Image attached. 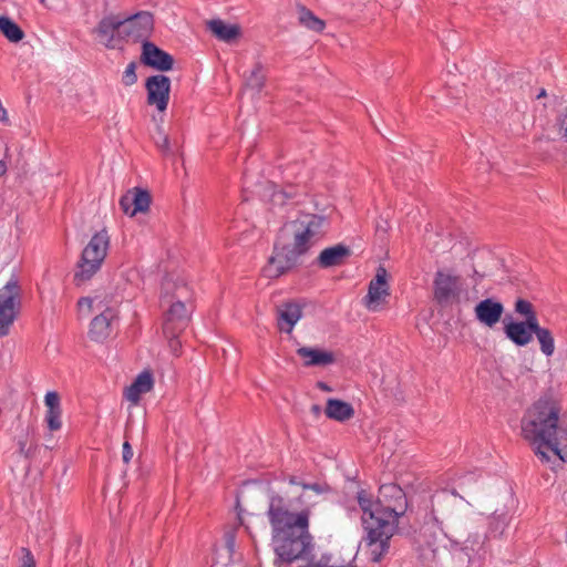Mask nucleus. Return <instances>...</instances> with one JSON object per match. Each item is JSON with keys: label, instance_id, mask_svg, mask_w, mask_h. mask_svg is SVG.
<instances>
[{"label": "nucleus", "instance_id": "obj_6", "mask_svg": "<svg viewBox=\"0 0 567 567\" xmlns=\"http://www.w3.org/2000/svg\"><path fill=\"white\" fill-rule=\"evenodd\" d=\"M378 504L380 506V527H398V519L408 509V499L404 491L394 483L383 484L379 488Z\"/></svg>", "mask_w": 567, "mask_h": 567}, {"label": "nucleus", "instance_id": "obj_25", "mask_svg": "<svg viewBox=\"0 0 567 567\" xmlns=\"http://www.w3.org/2000/svg\"><path fill=\"white\" fill-rule=\"evenodd\" d=\"M324 412L329 419L339 422L348 421L354 415L352 405L339 399H328Z\"/></svg>", "mask_w": 567, "mask_h": 567}, {"label": "nucleus", "instance_id": "obj_39", "mask_svg": "<svg viewBox=\"0 0 567 567\" xmlns=\"http://www.w3.org/2000/svg\"><path fill=\"white\" fill-rule=\"evenodd\" d=\"M272 196H274V200L279 202L280 204H284L286 199L292 198L295 196V193L292 192V189L279 190V192H274Z\"/></svg>", "mask_w": 567, "mask_h": 567}, {"label": "nucleus", "instance_id": "obj_53", "mask_svg": "<svg viewBox=\"0 0 567 567\" xmlns=\"http://www.w3.org/2000/svg\"><path fill=\"white\" fill-rule=\"evenodd\" d=\"M42 3H44L45 0H40Z\"/></svg>", "mask_w": 567, "mask_h": 567}, {"label": "nucleus", "instance_id": "obj_38", "mask_svg": "<svg viewBox=\"0 0 567 567\" xmlns=\"http://www.w3.org/2000/svg\"><path fill=\"white\" fill-rule=\"evenodd\" d=\"M93 302L94 300L90 297H82L78 301V307L80 312H83L85 309L87 312H91L93 309Z\"/></svg>", "mask_w": 567, "mask_h": 567}, {"label": "nucleus", "instance_id": "obj_48", "mask_svg": "<svg viewBox=\"0 0 567 567\" xmlns=\"http://www.w3.org/2000/svg\"><path fill=\"white\" fill-rule=\"evenodd\" d=\"M299 567H322V566L318 561H310V563H308L303 566H299Z\"/></svg>", "mask_w": 567, "mask_h": 567}, {"label": "nucleus", "instance_id": "obj_31", "mask_svg": "<svg viewBox=\"0 0 567 567\" xmlns=\"http://www.w3.org/2000/svg\"><path fill=\"white\" fill-rule=\"evenodd\" d=\"M515 311L524 316L525 320L530 319L533 322H538L537 313L528 300L517 299L515 302Z\"/></svg>", "mask_w": 567, "mask_h": 567}, {"label": "nucleus", "instance_id": "obj_16", "mask_svg": "<svg viewBox=\"0 0 567 567\" xmlns=\"http://www.w3.org/2000/svg\"><path fill=\"white\" fill-rule=\"evenodd\" d=\"M123 22L120 16H107L104 17L96 27V34L104 42L109 49H114V40L117 38L123 40Z\"/></svg>", "mask_w": 567, "mask_h": 567}, {"label": "nucleus", "instance_id": "obj_14", "mask_svg": "<svg viewBox=\"0 0 567 567\" xmlns=\"http://www.w3.org/2000/svg\"><path fill=\"white\" fill-rule=\"evenodd\" d=\"M151 205V194L146 189L134 187L120 199V207L128 216L145 213Z\"/></svg>", "mask_w": 567, "mask_h": 567}, {"label": "nucleus", "instance_id": "obj_45", "mask_svg": "<svg viewBox=\"0 0 567 567\" xmlns=\"http://www.w3.org/2000/svg\"><path fill=\"white\" fill-rule=\"evenodd\" d=\"M330 561H331V555H326V554H324V555H322V556L320 557V559L318 560V563H320V565H321L322 567H331Z\"/></svg>", "mask_w": 567, "mask_h": 567}, {"label": "nucleus", "instance_id": "obj_34", "mask_svg": "<svg viewBox=\"0 0 567 567\" xmlns=\"http://www.w3.org/2000/svg\"><path fill=\"white\" fill-rule=\"evenodd\" d=\"M445 498H449V495L446 494V492L443 491L441 493L435 494L431 499L432 507H431L430 520L432 522L433 526L439 524L437 513L440 511L437 507L442 504V502Z\"/></svg>", "mask_w": 567, "mask_h": 567}, {"label": "nucleus", "instance_id": "obj_17", "mask_svg": "<svg viewBox=\"0 0 567 567\" xmlns=\"http://www.w3.org/2000/svg\"><path fill=\"white\" fill-rule=\"evenodd\" d=\"M116 316V310L111 307H107L100 315L95 316L90 323V339L95 342H103L106 340L111 334L112 321Z\"/></svg>", "mask_w": 567, "mask_h": 567}, {"label": "nucleus", "instance_id": "obj_21", "mask_svg": "<svg viewBox=\"0 0 567 567\" xmlns=\"http://www.w3.org/2000/svg\"><path fill=\"white\" fill-rule=\"evenodd\" d=\"M301 317L302 309L297 302H286L277 308L278 327L284 332L290 333Z\"/></svg>", "mask_w": 567, "mask_h": 567}, {"label": "nucleus", "instance_id": "obj_28", "mask_svg": "<svg viewBox=\"0 0 567 567\" xmlns=\"http://www.w3.org/2000/svg\"><path fill=\"white\" fill-rule=\"evenodd\" d=\"M0 31L11 42H19L23 39L22 29L8 17H0Z\"/></svg>", "mask_w": 567, "mask_h": 567}, {"label": "nucleus", "instance_id": "obj_20", "mask_svg": "<svg viewBox=\"0 0 567 567\" xmlns=\"http://www.w3.org/2000/svg\"><path fill=\"white\" fill-rule=\"evenodd\" d=\"M297 354L303 360L305 367H327L336 361L333 352L319 348L300 347Z\"/></svg>", "mask_w": 567, "mask_h": 567}, {"label": "nucleus", "instance_id": "obj_22", "mask_svg": "<svg viewBox=\"0 0 567 567\" xmlns=\"http://www.w3.org/2000/svg\"><path fill=\"white\" fill-rule=\"evenodd\" d=\"M154 379L153 373L148 370L141 372L134 382L125 389L124 396L132 403H137L142 394L150 392L153 389Z\"/></svg>", "mask_w": 567, "mask_h": 567}, {"label": "nucleus", "instance_id": "obj_30", "mask_svg": "<svg viewBox=\"0 0 567 567\" xmlns=\"http://www.w3.org/2000/svg\"><path fill=\"white\" fill-rule=\"evenodd\" d=\"M507 527V517L506 515H494L489 519L488 524V535L491 537H499L504 534L505 529Z\"/></svg>", "mask_w": 567, "mask_h": 567}, {"label": "nucleus", "instance_id": "obj_5", "mask_svg": "<svg viewBox=\"0 0 567 567\" xmlns=\"http://www.w3.org/2000/svg\"><path fill=\"white\" fill-rule=\"evenodd\" d=\"M110 246V237L105 229L92 236L84 247L78 270L74 274V282L79 286L90 280L101 268Z\"/></svg>", "mask_w": 567, "mask_h": 567}, {"label": "nucleus", "instance_id": "obj_47", "mask_svg": "<svg viewBox=\"0 0 567 567\" xmlns=\"http://www.w3.org/2000/svg\"><path fill=\"white\" fill-rule=\"evenodd\" d=\"M7 172V165L3 161H0V176L4 175Z\"/></svg>", "mask_w": 567, "mask_h": 567}, {"label": "nucleus", "instance_id": "obj_29", "mask_svg": "<svg viewBox=\"0 0 567 567\" xmlns=\"http://www.w3.org/2000/svg\"><path fill=\"white\" fill-rule=\"evenodd\" d=\"M265 84V74L262 73V65L258 62L255 64L250 74L246 78V85L257 92H260Z\"/></svg>", "mask_w": 567, "mask_h": 567}, {"label": "nucleus", "instance_id": "obj_15", "mask_svg": "<svg viewBox=\"0 0 567 567\" xmlns=\"http://www.w3.org/2000/svg\"><path fill=\"white\" fill-rule=\"evenodd\" d=\"M536 322L524 321H504V333L517 347H526L533 340Z\"/></svg>", "mask_w": 567, "mask_h": 567}, {"label": "nucleus", "instance_id": "obj_18", "mask_svg": "<svg viewBox=\"0 0 567 567\" xmlns=\"http://www.w3.org/2000/svg\"><path fill=\"white\" fill-rule=\"evenodd\" d=\"M476 319L486 327H494L502 318L504 306L492 298L480 301L474 308Z\"/></svg>", "mask_w": 567, "mask_h": 567}, {"label": "nucleus", "instance_id": "obj_41", "mask_svg": "<svg viewBox=\"0 0 567 567\" xmlns=\"http://www.w3.org/2000/svg\"><path fill=\"white\" fill-rule=\"evenodd\" d=\"M300 485L302 486L303 489H311V491L316 492L317 494H321L324 491L322 485H320L318 483H313V484L302 483Z\"/></svg>", "mask_w": 567, "mask_h": 567}, {"label": "nucleus", "instance_id": "obj_10", "mask_svg": "<svg viewBox=\"0 0 567 567\" xmlns=\"http://www.w3.org/2000/svg\"><path fill=\"white\" fill-rule=\"evenodd\" d=\"M147 104L155 105L158 112H164L169 102L171 80L164 74L147 78L145 82Z\"/></svg>", "mask_w": 567, "mask_h": 567}, {"label": "nucleus", "instance_id": "obj_42", "mask_svg": "<svg viewBox=\"0 0 567 567\" xmlns=\"http://www.w3.org/2000/svg\"><path fill=\"white\" fill-rule=\"evenodd\" d=\"M169 339V347L173 351H177L181 348L178 336H166Z\"/></svg>", "mask_w": 567, "mask_h": 567}, {"label": "nucleus", "instance_id": "obj_44", "mask_svg": "<svg viewBox=\"0 0 567 567\" xmlns=\"http://www.w3.org/2000/svg\"><path fill=\"white\" fill-rule=\"evenodd\" d=\"M559 127L567 141V114L559 118Z\"/></svg>", "mask_w": 567, "mask_h": 567}, {"label": "nucleus", "instance_id": "obj_23", "mask_svg": "<svg viewBox=\"0 0 567 567\" xmlns=\"http://www.w3.org/2000/svg\"><path fill=\"white\" fill-rule=\"evenodd\" d=\"M357 498L363 513L362 524L364 529L367 528V525L378 526L381 513L378 501L373 502L371 496L364 489L358 492Z\"/></svg>", "mask_w": 567, "mask_h": 567}, {"label": "nucleus", "instance_id": "obj_4", "mask_svg": "<svg viewBox=\"0 0 567 567\" xmlns=\"http://www.w3.org/2000/svg\"><path fill=\"white\" fill-rule=\"evenodd\" d=\"M192 291L179 276L168 274L162 281V302L169 303L163 324L165 336H179L188 326L189 315L186 302L190 300Z\"/></svg>", "mask_w": 567, "mask_h": 567}, {"label": "nucleus", "instance_id": "obj_52", "mask_svg": "<svg viewBox=\"0 0 567 567\" xmlns=\"http://www.w3.org/2000/svg\"><path fill=\"white\" fill-rule=\"evenodd\" d=\"M331 567H357V566L353 564H348V565H341V566L331 565Z\"/></svg>", "mask_w": 567, "mask_h": 567}, {"label": "nucleus", "instance_id": "obj_1", "mask_svg": "<svg viewBox=\"0 0 567 567\" xmlns=\"http://www.w3.org/2000/svg\"><path fill=\"white\" fill-rule=\"evenodd\" d=\"M561 410L558 400L545 394L525 411L520 421L522 436L534 446L540 461L546 463L550 456L544 447L567 462V421L561 417Z\"/></svg>", "mask_w": 567, "mask_h": 567}, {"label": "nucleus", "instance_id": "obj_33", "mask_svg": "<svg viewBox=\"0 0 567 567\" xmlns=\"http://www.w3.org/2000/svg\"><path fill=\"white\" fill-rule=\"evenodd\" d=\"M62 409L47 410L45 422L50 431H58L62 427Z\"/></svg>", "mask_w": 567, "mask_h": 567}, {"label": "nucleus", "instance_id": "obj_32", "mask_svg": "<svg viewBox=\"0 0 567 567\" xmlns=\"http://www.w3.org/2000/svg\"><path fill=\"white\" fill-rule=\"evenodd\" d=\"M153 140L157 148L164 154H171V143L167 134L164 133L162 126L156 127V134L153 135Z\"/></svg>", "mask_w": 567, "mask_h": 567}, {"label": "nucleus", "instance_id": "obj_11", "mask_svg": "<svg viewBox=\"0 0 567 567\" xmlns=\"http://www.w3.org/2000/svg\"><path fill=\"white\" fill-rule=\"evenodd\" d=\"M123 40H138L147 37L153 29V16L147 11L138 12L134 16L122 18Z\"/></svg>", "mask_w": 567, "mask_h": 567}, {"label": "nucleus", "instance_id": "obj_7", "mask_svg": "<svg viewBox=\"0 0 567 567\" xmlns=\"http://www.w3.org/2000/svg\"><path fill=\"white\" fill-rule=\"evenodd\" d=\"M21 305V288L16 278H11L0 288V337L9 333Z\"/></svg>", "mask_w": 567, "mask_h": 567}, {"label": "nucleus", "instance_id": "obj_8", "mask_svg": "<svg viewBox=\"0 0 567 567\" xmlns=\"http://www.w3.org/2000/svg\"><path fill=\"white\" fill-rule=\"evenodd\" d=\"M462 280L446 270H437L433 280V300L441 307H449L460 300Z\"/></svg>", "mask_w": 567, "mask_h": 567}, {"label": "nucleus", "instance_id": "obj_12", "mask_svg": "<svg viewBox=\"0 0 567 567\" xmlns=\"http://www.w3.org/2000/svg\"><path fill=\"white\" fill-rule=\"evenodd\" d=\"M389 296L386 270L383 267H379L375 277L369 284L368 293L363 298V303L369 310L375 311Z\"/></svg>", "mask_w": 567, "mask_h": 567}, {"label": "nucleus", "instance_id": "obj_51", "mask_svg": "<svg viewBox=\"0 0 567 567\" xmlns=\"http://www.w3.org/2000/svg\"><path fill=\"white\" fill-rule=\"evenodd\" d=\"M289 483L292 484V485H298L299 484V482L297 481V478L295 476H291L289 478Z\"/></svg>", "mask_w": 567, "mask_h": 567}, {"label": "nucleus", "instance_id": "obj_40", "mask_svg": "<svg viewBox=\"0 0 567 567\" xmlns=\"http://www.w3.org/2000/svg\"><path fill=\"white\" fill-rule=\"evenodd\" d=\"M132 457H133V449H132L131 444L128 443V441H125L123 443V450H122L123 462L127 464V463H130Z\"/></svg>", "mask_w": 567, "mask_h": 567}, {"label": "nucleus", "instance_id": "obj_37", "mask_svg": "<svg viewBox=\"0 0 567 567\" xmlns=\"http://www.w3.org/2000/svg\"><path fill=\"white\" fill-rule=\"evenodd\" d=\"M22 553H23V557H22V563H21L20 567H37L35 559H34L32 553L30 551V549L23 547Z\"/></svg>", "mask_w": 567, "mask_h": 567}, {"label": "nucleus", "instance_id": "obj_27", "mask_svg": "<svg viewBox=\"0 0 567 567\" xmlns=\"http://www.w3.org/2000/svg\"><path fill=\"white\" fill-rule=\"evenodd\" d=\"M298 13H299L298 20H299L300 24L308 28L309 30H312L316 32H321L324 29V27H326L324 21L321 20L320 18L316 17L313 14V12L311 10L307 9L306 7L301 6L299 8Z\"/></svg>", "mask_w": 567, "mask_h": 567}, {"label": "nucleus", "instance_id": "obj_46", "mask_svg": "<svg viewBox=\"0 0 567 567\" xmlns=\"http://www.w3.org/2000/svg\"><path fill=\"white\" fill-rule=\"evenodd\" d=\"M317 386L320 390L326 391V392H330L331 391V388L327 383L321 382V381L317 383Z\"/></svg>", "mask_w": 567, "mask_h": 567}, {"label": "nucleus", "instance_id": "obj_9", "mask_svg": "<svg viewBox=\"0 0 567 567\" xmlns=\"http://www.w3.org/2000/svg\"><path fill=\"white\" fill-rule=\"evenodd\" d=\"M396 528L393 527H380L373 525H367V545L370 551V560L373 563H380L383 557L388 554L390 548V538L394 534Z\"/></svg>", "mask_w": 567, "mask_h": 567}, {"label": "nucleus", "instance_id": "obj_13", "mask_svg": "<svg viewBox=\"0 0 567 567\" xmlns=\"http://www.w3.org/2000/svg\"><path fill=\"white\" fill-rule=\"evenodd\" d=\"M141 61L161 72L169 71L174 65V58L150 41L143 42Z\"/></svg>", "mask_w": 567, "mask_h": 567}, {"label": "nucleus", "instance_id": "obj_43", "mask_svg": "<svg viewBox=\"0 0 567 567\" xmlns=\"http://www.w3.org/2000/svg\"><path fill=\"white\" fill-rule=\"evenodd\" d=\"M19 453L24 455L25 457H29L30 449L27 447V442L23 440H19Z\"/></svg>", "mask_w": 567, "mask_h": 567}, {"label": "nucleus", "instance_id": "obj_36", "mask_svg": "<svg viewBox=\"0 0 567 567\" xmlns=\"http://www.w3.org/2000/svg\"><path fill=\"white\" fill-rule=\"evenodd\" d=\"M44 403H45L47 410L61 409L60 396H59L58 392H55V391H50L45 394Z\"/></svg>", "mask_w": 567, "mask_h": 567}, {"label": "nucleus", "instance_id": "obj_19", "mask_svg": "<svg viewBox=\"0 0 567 567\" xmlns=\"http://www.w3.org/2000/svg\"><path fill=\"white\" fill-rule=\"evenodd\" d=\"M351 256V249L343 245L338 244L324 248L316 259L318 267L322 269L337 267L346 264L347 259Z\"/></svg>", "mask_w": 567, "mask_h": 567}, {"label": "nucleus", "instance_id": "obj_26", "mask_svg": "<svg viewBox=\"0 0 567 567\" xmlns=\"http://www.w3.org/2000/svg\"><path fill=\"white\" fill-rule=\"evenodd\" d=\"M534 334L539 342L542 353L546 357H551L555 352V340L551 331L536 322Z\"/></svg>", "mask_w": 567, "mask_h": 567}, {"label": "nucleus", "instance_id": "obj_24", "mask_svg": "<svg viewBox=\"0 0 567 567\" xmlns=\"http://www.w3.org/2000/svg\"><path fill=\"white\" fill-rule=\"evenodd\" d=\"M208 30L220 41L231 42L240 35V27L227 24L220 19H213L207 22Z\"/></svg>", "mask_w": 567, "mask_h": 567}, {"label": "nucleus", "instance_id": "obj_50", "mask_svg": "<svg viewBox=\"0 0 567 567\" xmlns=\"http://www.w3.org/2000/svg\"><path fill=\"white\" fill-rule=\"evenodd\" d=\"M311 411L313 414L318 415L321 412V408L319 405L315 404L311 406Z\"/></svg>", "mask_w": 567, "mask_h": 567}, {"label": "nucleus", "instance_id": "obj_2", "mask_svg": "<svg viewBox=\"0 0 567 567\" xmlns=\"http://www.w3.org/2000/svg\"><path fill=\"white\" fill-rule=\"evenodd\" d=\"M327 218L316 214H300L286 223L274 245V252L262 268L266 278H279L292 269L324 235Z\"/></svg>", "mask_w": 567, "mask_h": 567}, {"label": "nucleus", "instance_id": "obj_49", "mask_svg": "<svg viewBox=\"0 0 567 567\" xmlns=\"http://www.w3.org/2000/svg\"><path fill=\"white\" fill-rule=\"evenodd\" d=\"M547 96V92L545 89H540L538 94L536 95V99H543V97H546Z\"/></svg>", "mask_w": 567, "mask_h": 567}, {"label": "nucleus", "instance_id": "obj_35", "mask_svg": "<svg viewBox=\"0 0 567 567\" xmlns=\"http://www.w3.org/2000/svg\"><path fill=\"white\" fill-rule=\"evenodd\" d=\"M136 68L137 65L135 62L127 64L122 76V82L125 86H132L137 82Z\"/></svg>", "mask_w": 567, "mask_h": 567}, {"label": "nucleus", "instance_id": "obj_3", "mask_svg": "<svg viewBox=\"0 0 567 567\" xmlns=\"http://www.w3.org/2000/svg\"><path fill=\"white\" fill-rule=\"evenodd\" d=\"M267 514L278 557L291 563L307 555L312 547V536L309 533L310 511L306 508L292 513L285 498L274 494L270 496Z\"/></svg>", "mask_w": 567, "mask_h": 567}]
</instances>
